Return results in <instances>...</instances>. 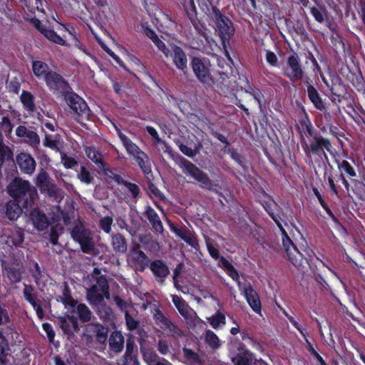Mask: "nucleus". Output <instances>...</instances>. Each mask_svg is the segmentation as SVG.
<instances>
[{
    "mask_svg": "<svg viewBox=\"0 0 365 365\" xmlns=\"http://www.w3.org/2000/svg\"><path fill=\"white\" fill-rule=\"evenodd\" d=\"M191 23L197 31V33L202 36L207 42H209V36L207 34V28L205 23L201 22L200 20L197 19L195 17H193L190 19Z\"/></svg>",
    "mask_w": 365,
    "mask_h": 365,
    "instance_id": "47",
    "label": "nucleus"
},
{
    "mask_svg": "<svg viewBox=\"0 0 365 365\" xmlns=\"http://www.w3.org/2000/svg\"><path fill=\"white\" fill-rule=\"evenodd\" d=\"M61 302L66 307L69 306L72 308H74L78 302L75 300L71 296V289L67 284V283H64V286L62 290V295L60 297Z\"/></svg>",
    "mask_w": 365,
    "mask_h": 365,
    "instance_id": "43",
    "label": "nucleus"
},
{
    "mask_svg": "<svg viewBox=\"0 0 365 365\" xmlns=\"http://www.w3.org/2000/svg\"><path fill=\"white\" fill-rule=\"evenodd\" d=\"M205 342L212 349H215L220 347V343L218 336L212 330H207L205 336Z\"/></svg>",
    "mask_w": 365,
    "mask_h": 365,
    "instance_id": "52",
    "label": "nucleus"
},
{
    "mask_svg": "<svg viewBox=\"0 0 365 365\" xmlns=\"http://www.w3.org/2000/svg\"><path fill=\"white\" fill-rule=\"evenodd\" d=\"M44 81L46 86L53 94L63 96L72 90L68 82L61 74L54 71L47 74Z\"/></svg>",
    "mask_w": 365,
    "mask_h": 365,
    "instance_id": "12",
    "label": "nucleus"
},
{
    "mask_svg": "<svg viewBox=\"0 0 365 365\" xmlns=\"http://www.w3.org/2000/svg\"><path fill=\"white\" fill-rule=\"evenodd\" d=\"M7 192L26 211L31 210L38 199L36 188L29 180L20 178H15L10 182Z\"/></svg>",
    "mask_w": 365,
    "mask_h": 365,
    "instance_id": "3",
    "label": "nucleus"
},
{
    "mask_svg": "<svg viewBox=\"0 0 365 365\" xmlns=\"http://www.w3.org/2000/svg\"><path fill=\"white\" fill-rule=\"evenodd\" d=\"M31 66L34 76L38 79L45 80L47 74L52 71L49 69L48 65L42 61H33Z\"/></svg>",
    "mask_w": 365,
    "mask_h": 365,
    "instance_id": "35",
    "label": "nucleus"
},
{
    "mask_svg": "<svg viewBox=\"0 0 365 365\" xmlns=\"http://www.w3.org/2000/svg\"><path fill=\"white\" fill-rule=\"evenodd\" d=\"M36 185L41 193L56 200L59 197L60 189L46 171L42 170L38 174Z\"/></svg>",
    "mask_w": 365,
    "mask_h": 365,
    "instance_id": "13",
    "label": "nucleus"
},
{
    "mask_svg": "<svg viewBox=\"0 0 365 365\" xmlns=\"http://www.w3.org/2000/svg\"><path fill=\"white\" fill-rule=\"evenodd\" d=\"M129 266L135 272H143L150 263V259L143 252L137 255H129L127 257Z\"/></svg>",
    "mask_w": 365,
    "mask_h": 365,
    "instance_id": "24",
    "label": "nucleus"
},
{
    "mask_svg": "<svg viewBox=\"0 0 365 365\" xmlns=\"http://www.w3.org/2000/svg\"><path fill=\"white\" fill-rule=\"evenodd\" d=\"M329 91L331 94V101L333 103H341L347 99V88L342 79L336 74L331 76Z\"/></svg>",
    "mask_w": 365,
    "mask_h": 365,
    "instance_id": "14",
    "label": "nucleus"
},
{
    "mask_svg": "<svg viewBox=\"0 0 365 365\" xmlns=\"http://www.w3.org/2000/svg\"><path fill=\"white\" fill-rule=\"evenodd\" d=\"M156 281L160 284H165L166 278L169 276L170 271L167 264L161 259L150 261L148 266Z\"/></svg>",
    "mask_w": 365,
    "mask_h": 365,
    "instance_id": "18",
    "label": "nucleus"
},
{
    "mask_svg": "<svg viewBox=\"0 0 365 365\" xmlns=\"http://www.w3.org/2000/svg\"><path fill=\"white\" fill-rule=\"evenodd\" d=\"M9 350V342L6 336L0 332V365H7L6 359Z\"/></svg>",
    "mask_w": 365,
    "mask_h": 365,
    "instance_id": "45",
    "label": "nucleus"
},
{
    "mask_svg": "<svg viewBox=\"0 0 365 365\" xmlns=\"http://www.w3.org/2000/svg\"><path fill=\"white\" fill-rule=\"evenodd\" d=\"M134 158L142 172L147 175V178H149V175L153 177L151 163L148 155L144 152L142 155H138Z\"/></svg>",
    "mask_w": 365,
    "mask_h": 365,
    "instance_id": "36",
    "label": "nucleus"
},
{
    "mask_svg": "<svg viewBox=\"0 0 365 365\" xmlns=\"http://www.w3.org/2000/svg\"><path fill=\"white\" fill-rule=\"evenodd\" d=\"M86 339H95L96 342L101 345H106L108 340V328L106 326L96 322L90 323L86 328Z\"/></svg>",
    "mask_w": 365,
    "mask_h": 365,
    "instance_id": "15",
    "label": "nucleus"
},
{
    "mask_svg": "<svg viewBox=\"0 0 365 365\" xmlns=\"http://www.w3.org/2000/svg\"><path fill=\"white\" fill-rule=\"evenodd\" d=\"M347 78L357 91L365 93V81L361 72L357 74L351 73Z\"/></svg>",
    "mask_w": 365,
    "mask_h": 365,
    "instance_id": "38",
    "label": "nucleus"
},
{
    "mask_svg": "<svg viewBox=\"0 0 365 365\" xmlns=\"http://www.w3.org/2000/svg\"><path fill=\"white\" fill-rule=\"evenodd\" d=\"M208 322L213 329H217L221 325L225 324L226 318L223 313L217 312L215 314L208 318Z\"/></svg>",
    "mask_w": 365,
    "mask_h": 365,
    "instance_id": "50",
    "label": "nucleus"
},
{
    "mask_svg": "<svg viewBox=\"0 0 365 365\" xmlns=\"http://www.w3.org/2000/svg\"><path fill=\"white\" fill-rule=\"evenodd\" d=\"M102 170L103 175L108 178V182H115L118 185L121 184V181H123L124 179L119 174H116L115 171L116 169H112L106 166V163H103V167L99 168Z\"/></svg>",
    "mask_w": 365,
    "mask_h": 365,
    "instance_id": "42",
    "label": "nucleus"
},
{
    "mask_svg": "<svg viewBox=\"0 0 365 365\" xmlns=\"http://www.w3.org/2000/svg\"><path fill=\"white\" fill-rule=\"evenodd\" d=\"M10 220H16L24 210L21 205L16 200H9L1 209Z\"/></svg>",
    "mask_w": 365,
    "mask_h": 365,
    "instance_id": "31",
    "label": "nucleus"
},
{
    "mask_svg": "<svg viewBox=\"0 0 365 365\" xmlns=\"http://www.w3.org/2000/svg\"><path fill=\"white\" fill-rule=\"evenodd\" d=\"M23 295L24 299L29 302L35 309L37 317L40 319L44 317V313L41 305L40 301L37 299V293L35 292L34 287L31 284H24Z\"/></svg>",
    "mask_w": 365,
    "mask_h": 365,
    "instance_id": "19",
    "label": "nucleus"
},
{
    "mask_svg": "<svg viewBox=\"0 0 365 365\" xmlns=\"http://www.w3.org/2000/svg\"><path fill=\"white\" fill-rule=\"evenodd\" d=\"M176 162L185 174L190 175L200 183V186L202 188L209 190H212L213 182L206 173L181 155L177 158Z\"/></svg>",
    "mask_w": 365,
    "mask_h": 365,
    "instance_id": "5",
    "label": "nucleus"
},
{
    "mask_svg": "<svg viewBox=\"0 0 365 365\" xmlns=\"http://www.w3.org/2000/svg\"><path fill=\"white\" fill-rule=\"evenodd\" d=\"M6 277L12 284L18 283L21 281L22 271L20 268H17L13 265L4 267Z\"/></svg>",
    "mask_w": 365,
    "mask_h": 365,
    "instance_id": "39",
    "label": "nucleus"
},
{
    "mask_svg": "<svg viewBox=\"0 0 365 365\" xmlns=\"http://www.w3.org/2000/svg\"><path fill=\"white\" fill-rule=\"evenodd\" d=\"M200 8L212 23V26L220 37L223 48L227 51L230 41L235 32L232 21L217 7L210 8L208 5L201 2Z\"/></svg>",
    "mask_w": 365,
    "mask_h": 365,
    "instance_id": "2",
    "label": "nucleus"
},
{
    "mask_svg": "<svg viewBox=\"0 0 365 365\" xmlns=\"http://www.w3.org/2000/svg\"><path fill=\"white\" fill-rule=\"evenodd\" d=\"M145 130L149 133V135L151 136L152 141L154 145H158L159 144H163L165 145V147L166 148H169L168 143L165 140H163L159 137L158 131L156 130V129L155 128H153V126H150V125H147L145 127Z\"/></svg>",
    "mask_w": 365,
    "mask_h": 365,
    "instance_id": "55",
    "label": "nucleus"
},
{
    "mask_svg": "<svg viewBox=\"0 0 365 365\" xmlns=\"http://www.w3.org/2000/svg\"><path fill=\"white\" fill-rule=\"evenodd\" d=\"M190 66L195 77L205 88L207 86L213 85L212 74L214 70L209 61L195 56L192 58Z\"/></svg>",
    "mask_w": 365,
    "mask_h": 365,
    "instance_id": "10",
    "label": "nucleus"
},
{
    "mask_svg": "<svg viewBox=\"0 0 365 365\" xmlns=\"http://www.w3.org/2000/svg\"><path fill=\"white\" fill-rule=\"evenodd\" d=\"M76 313L79 320L83 322H88L92 317V312L90 309L83 303L76 304Z\"/></svg>",
    "mask_w": 365,
    "mask_h": 365,
    "instance_id": "41",
    "label": "nucleus"
},
{
    "mask_svg": "<svg viewBox=\"0 0 365 365\" xmlns=\"http://www.w3.org/2000/svg\"><path fill=\"white\" fill-rule=\"evenodd\" d=\"M30 210V219L34 227L38 231H43L48 227L50 222L45 213L38 208H31Z\"/></svg>",
    "mask_w": 365,
    "mask_h": 365,
    "instance_id": "26",
    "label": "nucleus"
},
{
    "mask_svg": "<svg viewBox=\"0 0 365 365\" xmlns=\"http://www.w3.org/2000/svg\"><path fill=\"white\" fill-rule=\"evenodd\" d=\"M125 324L129 331H134L139 327V322L135 319L128 312L125 314Z\"/></svg>",
    "mask_w": 365,
    "mask_h": 365,
    "instance_id": "64",
    "label": "nucleus"
},
{
    "mask_svg": "<svg viewBox=\"0 0 365 365\" xmlns=\"http://www.w3.org/2000/svg\"><path fill=\"white\" fill-rule=\"evenodd\" d=\"M61 135L59 134H56L54 135H49L48 133H45V137L43 141V145L45 147L49 148L51 150L58 151L60 150L59 144H60Z\"/></svg>",
    "mask_w": 365,
    "mask_h": 365,
    "instance_id": "44",
    "label": "nucleus"
},
{
    "mask_svg": "<svg viewBox=\"0 0 365 365\" xmlns=\"http://www.w3.org/2000/svg\"><path fill=\"white\" fill-rule=\"evenodd\" d=\"M16 162L21 173L31 175L34 173L36 163L34 158L29 153H20L16 157Z\"/></svg>",
    "mask_w": 365,
    "mask_h": 365,
    "instance_id": "21",
    "label": "nucleus"
},
{
    "mask_svg": "<svg viewBox=\"0 0 365 365\" xmlns=\"http://www.w3.org/2000/svg\"><path fill=\"white\" fill-rule=\"evenodd\" d=\"M63 97L69 108L70 113L75 115L74 119L77 122L80 123L82 120L88 118L90 109L83 98L72 90Z\"/></svg>",
    "mask_w": 365,
    "mask_h": 365,
    "instance_id": "8",
    "label": "nucleus"
},
{
    "mask_svg": "<svg viewBox=\"0 0 365 365\" xmlns=\"http://www.w3.org/2000/svg\"><path fill=\"white\" fill-rule=\"evenodd\" d=\"M243 294L245 299L254 312L259 314L262 310V304L258 293L253 289L252 284L248 282L243 287Z\"/></svg>",
    "mask_w": 365,
    "mask_h": 365,
    "instance_id": "20",
    "label": "nucleus"
},
{
    "mask_svg": "<svg viewBox=\"0 0 365 365\" xmlns=\"http://www.w3.org/2000/svg\"><path fill=\"white\" fill-rule=\"evenodd\" d=\"M153 319L155 323L162 329L169 331L173 336L182 337L184 336V331L175 323L172 322L168 318H167L160 309H157L155 310L153 314Z\"/></svg>",
    "mask_w": 365,
    "mask_h": 365,
    "instance_id": "16",
    "label": "nucleus"
},
{
    "mask_svg": "<svg viewBox=\"0 0 365 365\" xmlns=\"http://www.w3.org/2000/svg\"><path fill=\"white\" fill-rule=\"evenodd\" d=\"M282 74L293 83L302 81L303 79L310 81V78L307 76L305 68L301 62L300 58L296 53L287 57L286 65L282 69Z\"/></svg>",
    "mask_w": 365,
    "mask_h": 365,
    "instance_id": "7",
    "label": "nucleus"
},
{
    "mask_svg": "<svg viewBox=\"0 0 365 365\" xmlns=\"http://www.w3.org/2000/svg\"><path fill=\"white\" fill-rule=\"evenodd\" d=\"M111 245L116 253L125 254L127 252V240L125 236L121 233L111 235Z\"/></svg>",
    "mask_w": 365,
    "mask_h": 365,
    "instance_id": "33",
    "label": "nucleus"
},
{
    "mask_svg": "<svg viewBox=\"0 0 365 365\" xmlns=\"http://www.w3.org/2000/svg\"><path fill=\"white\" fill-rule=\"evenodd\" d=\"M16 135L19 138H24L25 143L34 148L40 145V137L38 133L24 125H19L16 129Z\"/></svg>",
    "mask_w": 365,
    "mask_h": 365,
    "instance_id": "23",
    "label": "nucleus"
},
{
    "mask_svg": "<svg viewBox=\"0 0 365 365\" xmlns=\"http://www.w3.org/2000/svg\"><path fill=\"white\" fill-rule=\"evenodd\" d=\"M69 315L66 317H61L59 319V325L63 333L68 336L73 335V331L71 329V324L68 322Z\"/></svg>",
    "mask_w": 365,
    "mask_h": 365,
    "instance_id": "60",
    "label": "nucleus"
},
{
    "mask_svg": "<svg viewBox=\"0 0 365 365\" xmlns=\"http://www.w3.org/2000/svg\"><path fill=\"white\" fill-rule=\"evenodd\" d=\"M14 125L8 115L1 118L0 125V179L2 178V166L5 163H14V152L12 149L4 143L2 131L6 135L12 133Z\"/></svg>",
    "mask_w": 365,
    "mask_h": 365,
    "instance_id": "6",
    "label": "nucleus"
},
{
    "mask_svg": "<svg viewBox=\"0 0 365 365\" xmlns=\"http://www.w3.org/2000/svg\"><path fill=\"white\" fill-rule=\"evenodd\" d=\"M172 48L173 53L170 58L173 64L178 70L185 73L187 70V58L185 52L180 46L174 43L172 45Z\"/></svg>",
    "mask_w": 365,
    "mask_h": 365,
    "instance_id": "25",
    "label": "nucleus"
},
{
    "mask_svg": "<svg viewBox=\"0 0 365 365\" xmlns=\"http://www.w3.org/2000/svg\"><path fill=\"white\" fill-rule=\"evenodd\" d=\"M336 163L337 164L338 169L341 173H343L344 175L346 174L349 178L356 177V171L349 161L346 160H343L341 161L336 160Z\"/></svg>",
    "mask_w": 365,
    "mask_h": 365,
    "instance_id": "40",
    "label": "nucleus"
},
{
    "mask_svg": "<svg viewBox=\"0 0 365 365\" xmlns=\"http://www.w3.org/2000/svg\"><path fill=\"white\" fill-rule=\"evenodd\" d=\"M113 222V220L111 216H106L101 218L99 221V227L105 233L109 234L111 232Z\"/></svg>",
    "mask_w": 365,
    "mask_h": 365,
    "instance_id": "59",
    "label": "nucleus"
},
{
    "mask_svg": "<svg viewBox=\"0 0 365 365\" xmlns=\"http://www.w3.org/2000/svg\"><path fill=\"white\" fill-rule=\"evenodd\" d=\"M182 350L183 356L187 361L198 365L202 364V361L197 352L187 347H183Z\"/></svg>",
    "mask_w": 365,
    "mask_h": 365,
    "instance_id": "49",
    "label": "nucleus"
},
{
    "mask_svg": "<svg viewBox=\"0 0 365 365\" xmlns=\"http://www.w3.org/2000/svg\"><path fill=\"white\" fill-rule=\"evenodd\" d=\"M228 153L230 154L231 158L235 160L245 172L247 171V165L245 158L239 153L235 148H229Z\"/></svg>",
    "mask_w": 365,
    "mask_h": 365,
    "instance_id": "51",
    "label": "nucleus"
},
{
    "mask_svg": "<svg viewBox=\"0 0 365 365\" xmlns=\"http://www.w3.org/2000/svg\"><path fill=\"white\" fill-rule=\"evenodd\" d=\"M280 310L283 313V314L288 319L289 322L292 324V326L296 328L299 332L304 336L306 337L307 331L306 329L302 327L301 324H299L293 317L289 315L284 309L279 307Z\"/></svg>",
    "mask_w": 365,
    "mask_h": 365,
    "instance_id": "58",
    "label": "nucleus"
},
{
    "mask_svg": "<svg viewBox=\"0 0 365 365\" xmlns=\"http://www.w3.org/2000/svg\"><path fill=\"white\" fill-rule=\"evenodd\" d=\"M77 178L81 180V182L86 185L91 184L93 180V177L92 176L91 173L83 165L81 166L80 170L77 174Z\"/></svg>",
    "mask_w": 365,
    "mask_h": 365,
    "instance_id": "56",
    "label": "nucleus"
},
{
    "mask_svg": "<svg viewBox=\"0 0 365 365\" xmlns=\"http://www.w3.org/2000/svg\"><path fill=\"white\" fill-rule=\"evenodd\" d=\"M143 215L149 221L153 230L162 233L164 230L163 222L157 212L150 205L145 207Z\"/></svg>",
    "mask_w": 365,
    "mask_h": 365,
    "instance_id": "27",
    "label": "nucleus"
},
{
    "mask_svg": "<svg viewBox=\"0 0 365 365\" xmlns=\"http://www.w3.org/2000/svg\"><path fill=\"white\" fill-rule=\"evenodd\" d=\"M61 158L63 166L67 169H71L78 165V161L74 158L68 156L64 153H61Z\"/></svg>",
    "mask_w": 365,
    "mask_h": 365,
    "instance_id": "63",
    "label": "nucleus"
},
{
    "mask_svg": "<svg viewBox=\"0 0 365 365\" xmlns=\"http://www.w3.org/2000/svg\"><path fill=\"white\" fill-rule=\"evenodd\" d=\"M110 349L115 353H120L124 348L125 338L120 331H113L108 339Z\"/></svg>",
    "mask_w": 365,
    "mask_h": 365,
    "instance_id": "30",
    "label": "nucleus"
},
{
    "mask_svg": "<svg viewBox=\"0 0 365 365\" xmlns=\"http://www.w3.org/2000/svg\"><path fill=\"white\" fill-rule=\"evenodd\" d=\"M115 128L120 141L130 155L135 158L138 155H142V153H144L135 143L123 133L120 128L117 127H115Z\"/></svg>",
    "mask_w": 365,
    "mask_h": 365,
    "instance_id": "29",
    "label": "nucleus"
},
{
    "mask_svg": "<svg viewBox=\"0 0 365 365\" xmlns=\"http://www.w3.org/2000/svg\"><path fill=\"white\" fill-rule=\"evenodd\" d=\"M299 123L302 128L306 130L309 136H312L315 134L314 128L309 119V117L307 113H304V115L299 120Z\"/></svg>",
    "mask_w": 365,
    "mask_h": 365,
    "instance_id": "53",
    "label": "nucleus"
},
{
    "mask_svg": "<svg viewBox=\"0 0 365 365\" xmlns=\"http://www.w3.org/2000/svg\"><path fill=\"white\" fill-rule=\"evenodd\" d=\"M310 13L314 20L319 23H324L325 16L327 15V11L324 6H319V8L312 6L310 8Z\"/></svg>",
    "mask_w": 365,
    "mask_h": 365,
    "instance_id": "48",
    "label": "nucleus"
},
{
    "mask_svg": "<svg viewBox=\"0 0 365 365\" xmlns=\"http://www.w3.org/2000/svg\"><path fill=\"white\" fill-rule=\"evenodd\" d=\"M213 85L207 86L206 89L214 90L220 94H225L229 90L230 80L227 72L224 71H214L212 74Z\"/></svg>",
    "mask_w": 365,
    "mask_h": 365,
    "instance_id": "17",
    "label": "nucleus"
},
{
    "mask_svg": "<svg viewBox=\"0 0 365 365\" xmlns=\"http://www.w3.org/2000/svg\"><path fill=\"white\" fill-rule=\"evenodd\" d=\"M43 31L44 34L43 35L49 41L58 45H65V40L61 37L54 30L47 28L46 30H44Z\"/></svg>",
    "mask_w": 365,
    "mask_h": 365,
    "instance_id": "54",
    "label": "nucleus"
},
{
    "mask_svg": "<svg viewBox=\"0 0 365 365\" xmlns=\"http://www.w3.org/2000/svg\"><path fill=\"white\" fill-rule=\"evenodd\" d=\"M74 241L78 242L82 252L91 254L95 250V242L90 230H86L83 225H75L71 232Z\"/></svg>",
    "mask_w": 365,
    "mask_h": 365,
    "instance_id": "11",
    "label": "nucleus"
},
{
    "mask_svg": "<svg viewBox=\"0 0 365 365\" xmlns=\"http://www.w3.org/2000/svg\"><path fill=\"white\" fill-rule=\"evenodd\" d=\"M109 285L105 275L96 279V284L92 285L86 292V299L91 305H98L104 297H109Z\"/></svg>",
    "mask_w": 365,
    "mask_h": 365,
    "instance_id": "9",
    "label": "nucleus"
},
{
    "mask_svg": "<svg viewBox=\"0 0 365 365\" xmlns=\"http://www.w3.org/2000/svg\"><path fill=\"white\" fill-rule=\"evenodd\" d=\"M311 137L312 140L309 144L305 140L302 142V146L306 155L309 157L312 154L318 156L322 160L328 161L329 158L326 151L330 153L332 151V145L330 140L317 133Z\"/></svg>",
    "mask_w": 365,
    "mask_h": 365,
    "instance_id": "4",
    "label": "nucleus"
},
{
    "mask_svg": "<svg viewBox=\"0 0 365 365\" xmlns=\"http://www.w3.org/2000/svg\"><path fill=\"white\" fill-rule=\"evenodd\" d=\"M304 83L307 85V96L314 107L319 110H325V104L319 91L313 85L309 83V81H305Z\"/></svg>",
    "mask_w": 365,
    "mask_h": 365,
    "instance_id": "28",
    "label": "nucleus"
},
{
    "mask_svg": "<svg viewBox=\"0 0 365 365\" xmlns=\"http://www.w3.org/2000/svg\"><path fill=\"white\" fill-rule=\"evenodd\" d=\"M241 91L252 96L257 103L259 109L261 110H262V99L264 98V96L260 89L250 83L247 78L245 79V85L244 87H241Z\"/></svg>",
    "mask_w": 365,
    "mask_h": 365,
    "instance_id": "32",
    "label": "nucleus"
},
{
    "mask_svg": "<svg viewBox=\"0 0 365 365\" xmlns=\"http://www.w3.org/2000/svg\"><path fill=\"white\" fill-rule=\"evenodd\" d=\"M20 101L24 108L29 113L36 111L35 97L31 92L23 90L20 96Z\"/></svg>",
    "mask_w": 365,
    "mask_h": 365,
    "instance_id": "34",
    "label": "nucleus"
},
{
    "mask_svg": "<svg viewBox=\"0 0 365 365\" xmlns=\"http://www.w3.org/2000/svg\"><path fill=\"white\" fill-rule=\"evenodd\" d=\"M86 156L92 160L98 168L103 167L105 163L99 150L94 146H86L84 148Z\"/></svg>",
    "mask_w": 365,
    "mask_h": 365,
    "instance_id": "37",
    "label": "nucleus"
},
{
    "mask_svg": "<svg viewBox=\"0 0 365 365\" xmlns=\"http://www.w3.org/2000/svg\"><path fill=\"white\" fill-rule=\"evenodd\" d=\"M120 185H123L128 188L133 198L138 199L140 197V189L137 184L124 180L123 181H121Z\"/></svg>",
    "mask_w": 365,
    "mask_h": 365,
    "instance_id": "57",
    "label": "nucleus"
},
{
    "mask_svg": "<svg viewBox=\"0 0 365 365\" xmlns=\"http://www.w3.org/2000/svg\"><path fill=\"white\" fill-rule=\"evenodd\" d=\"M12 244L16 247H20L24 241V233L23 230H16L10 237Z\"/></svg>",
    "mask_w": 365,
    "mask_h": 365,
    "instance_id": "62",
    "label": "nucleus"
},
{
    "mask_svg": "<svg viewBox=\"0 0 365 365\" xmlns=\"http://www.w3.org/2000/svg\"><path fill=\"white\" fill-rule=\"evenodd\" d=\"M254 195L257 202L262 206L264 210L279 229L282 234V247L287 255L288 260L298 269L302 266L304 261L308 263V259L304 257L298 250L296 245L293 242L287 231L283 227L281 223L282 218L280 215L274 213V208L279 207V205L274 197L269 195L263 187L260 186L255 190Z\"/></svg>",
    "mask_w": 365,
    "mask_h": 365,
    "instance_id": "1",
    "label": "nucleus"
},
{
    "mask_svg": "<svg viewBox=\"0 0 365 365\" xmlns=\"http://www.w3.org/2000/svg\"><path fill=\"white\" fill-rule=\"evenodd\" d=\"M237 350V353L232 356V361L235 365H253L255 355L245 344H240Z\"/></svg>",
    "mask_w": 365,
    "mask_h": 365,
    "instance_id": "22",
    "label": "nucleus"
},
{
    "mask_svg": "<svg viewBox=\"0 0 365 365\" xmlns=\"http://www.w3.org/2000/svg\"><path fill=\"white\" fill-rule=\"evenodd\" d=\"M143 359L148 365H157L159 364V356L154 351H146L143 354Z\"/></svg>",
    "mask_w": 365,
    "mask_h": 365,
    "instance_id": "61",
    "label": "nucleus"
},
{
    "mask_svg": "<svg viewBox=\"0 0 365 365\" xmlns=\"http://www.w3.org/2000/svg\"><path fill=\"white\" fill-rule=\"evenodd\" d=\"M172 302L175 307L182 317H187L189 314L188 306L185 301L180 296L173 295Z\"/></svg>",
    "mask_w": 365,
    "mask_h": 365,
    "instance_id": "46",
    "label": "nucleus"
}]
</instances>
